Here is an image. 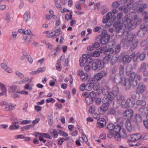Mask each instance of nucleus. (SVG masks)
<instances>
[{
  "label": "nucleus",
  "instance_id": "a878e982",
  "mask_svg": "<svg viewBox=\"0 0 148 148\" xmlns=\"http://www.w3.org/2000/svg\"><path fill=\"white\" fill-rule=\"evenodd\" d=\"M30 18V12L28 11H26L23 15V20L25 22H27L29 21Z\"/></svg>",
  "mask_w": 148,
  "mask_h": 148
},
{
  "label": "nucleus",
  "instance_id": "bf43d9fd",
  "mask_svg": "<svg viewBox=\"0 0 148 148\" xmlns=\"http://www.w3.org/2000/svg\"><path fill=\"white\" fill-rule=\"evenodd\" d=\"M138 56V54L135 55L134 53H133L132 54L131 56H132V58H133V61L134 62H136L137 60Z\"/></svg>",
  "mask_w": 148,
  "mask_h": 148
},
{
  "label": "nucleus",
  "instance_id": "cd10ccee",
  "mask_svg": "<svg viewBox=\"0 0 148 148\" xmlns=\"http://www.w3.org/2000/svg\"><path fill=\"white\" fill-rule=\"evenodd\" d=\"M93 31L95 32H97L100 33L103 31H105L103 30V26L101 25L99 26L95 27L93 28Z\"/></svg>",
  "mask_w": 148,
  "mask_h": 148
},
{
  "label": "nucleus",
  "instance_id": "3c124183",
  "mask_svg": "<svg viewBox=\"0 0 148 148\" xmlns=\"http://www.w3.org/2000/svg\"><path fill=\"white\" fill-rule=\"evenodd\" d=\"M41 135L43 137L49 139H51L52 138V137L49 134L47 133H41Z\"/></svg>",
  "mask_w": 148,
  "mask_h": 148
},
{
  "label": "nucleus",
  "instance_id": "0e129e2a",
  "mask_svg": "<svg viewBox=\"0 0 148 148\" xmlns=\"http://www.w3.org/2000/svg\"><path fill=\"white\" fill-rule=\"evenodd\" d=\"M15 74L18 77L20 78H22L24 77V75L19 71H16L15 72Z\"/></svg>",
  "mask_w": 148,
  "mask_h": 148
},
{
  "label": "nucleus",
  "instance_id": "9d476101",
  "mask_svg": "<svg viewBox=\"0 0 148 148\" xmlns=\"http://www.w3.org/2000/svg\"><path fill=\"white\" fill-rule=\"evenodd\" d=\"M119 73L121 79V81L120 82L123 85H125L127 86V88L130 86V84L128 82L127 83H125V82L126 80V79L125 78L123 75V68H121L119 70Z\"/></svg>",
  "mask_w": 148,
  "mask_h": 148
},
{
  "label": "nucleus",
  "instance_id": "1a4fd4ad",
  "mask_svg": "<svg viewBox=\"0 0 148 148\" xmlns=\"http://www.w3.org/2000/svg\"><path fill=\"white\" fill-rule=\"evenodd\" d=\"M112 127H114V129L112 130V135L114 136L116 140L117 141H120L121 136L120 133H119L118 131L116 130V129H115V127H114V125L112 124Z\"/></svg>",
  "mask_w": 148,
  "mask_h": 148
},
{
  "label": "nucleus",
  "instance_id": "58836bf2",
  "mask_svg": "<svg viewBox=\"0 0 148 148\" xmlns=\"http://www.w3.org/2000/svg\"><path fill=\"white\" fill-rule=\"evenodd\" d=\"M32 85H30L29 84H26L24 87L25 89L29 90H32Z\"/></svg>",
  "mask_w": 148,
  "mask_h": 148
},
{
  "label": "nucleus",
  "instance_id": "2f4dec72",
  "mask_svg": "<svg viewBox=\"0 0 148 148\" xmlns=\"http://www.w3.org/2000/svg\"><path fill=\"white\" fill-rule=\"evenodd\" d=\"M106 129L108 131L107 134L108 138H110V135H111V125L110 123L108 124L106 127Z\"/></svg>",
  "mask_w": 148,
  "mask_h": 148
},
{
  "label": "nucleus",
  "instance_id": "de8ad7c7",
  "mask_svg": "<svg viewBox=\"0 0 148 148\" xmlns=\"http://www.w3.org/2000/svg\"><path fill=\"white\" fill-rule=\"evenodd\" d=\"M14 138L16 140H17L19 139H24V136L23 134L16 135L14 136Z\"/></svg>",
  "mask_w": 148,
  "mask_h": 148
},
{
  "label": "nucleus",
  "instance_id": "5fc2aeb1",
  "mask_svg": "<svg viewBox=\"0 0 148 148\" xmlns=\"http://www.w3.org/2000/svg\"><path fill=\"white\" fill-rule=\"evenodd\" d=\"M106 23L105 27L106 28H109L111 26V21H106V23Z\"/></svg>",
  "mask_w": 148,
  "mask_h": 148
},
{
  "label": "nucleus",
  "instance_id": "412c9836",
  "mask_svg": "<svg viewBox=\"0 0 148 148\" xmlns=\"http://www.w3.org/2000/svg\"><path fill=\"white\" fill-rule=\"evenodd\" d=\"M59 60L61 62V63H62L64 66H67L68 64V58L67 57H66L64 56H62Z\"/></svg>",
  "mask_w": 148,
  "mask_h": 148
},
{
  "label": "nucleus",
  "instance_id": "603ef678",
  "mask_svg": "<svg viewBox=\"0 0 148 148\" xmlns=\"http://www.w3.org/2000/svg\"><path fill=\"white\" fill-rule=\"evenodd\" d=\"M72 13V12L71 11L70 13V15L68 14H66L65 16V18L66 20L68 21L69 20H71L72 18V15L71 14Z\"/></svg>",
  "mask_w": 148,
  "mask_h": 148
},
{
  "label": "nucleus",
  "instance_id": "c9c22d12",
  "mask_svg": "<svg viewBox=\"0 0 148 148\" xmlns=\"http://www.w3.org/2000/svg\"><path fill=\"white\" fill-rule=\"evenodd\" d=\"M132 56L130 57L128 55H126L123 59V61L125 63H129L131 61Z\"/></svg>",
  "mask_w": 148,
  "mask_h": 148
},
{
  "label": "nucleus",
  "instance_id": "864d4df0",
  "mask_svg": "<svg viewBox=\"0 0 148 148\" xmlns=\"http://www.w3.org/2000/svg\"><path fill=\"white\" fill-rule=\"evenodd\" d=\"M92 88V84L90 83H87L86 85V90L88 91L91 90Z\"/></svg>",
  "mask_w": 148,
  "mask_h": 148
},
{
  "label": "nucleus",
  "instance_id": "6e6552de",
  "mask_svg": "<svg viewBox=\"0 0 148 148\" xmlns=\"http://www.w3.org/2000/svg\"><path fill=\"white\" fill-rule=\"evenodd\" d=\"M102 92L105 95L104 98L106 100L105 101L107 102L110 101L111 99V92L110 89L106 88L102 90Z\"/></svg>",
  "mask_w": 148,
  "mask_h": 148
},
{
  "label": "nucleus",
  "instance_id": "6e6d98bb",
  "mask_svg": "<svg viewBox=\"0 0 148 148\" xmlns=\"http://www.w3.org/2000/svg\"><path fill=\"white\" fill-rule=\"evenodd\" d=\"M89 95L91 98L94 99L96 97V94L94 91H92L89 93Z\"/></svg>",
  "mask_w": 148,
  "mask_h": 148
},
{
  "label": "nucleus",
  "instance_id": "f03ea898",
  "mask_svg": "<svg viewBox=\"0 0 148 148\" xmlns=\"http://www.w3.org/2000/svg\"><path fill=\"white\" fill-rule=\"evenodd\" d=\"M141 21L140 19H138L136 16L133 19L132 17L130 14H126L125 16L123 23L126 27L131 30L134 28L136 25L140 24Z\"/></svg>",
  "mask_w": 148,
  "mask_h": 148
},
{
  "label": "nucleus",
  "instance_id": "4c0bfd02",
  "mask_svg": "<svg viewBox=\"0 0 148 148\" xmlns=\"http://www.w3.org/2000/svg\"><path fill=\"white\" fill-rule=\"evenodd\" d=\"M85 100L86 103L88 105H90L93 102V99L89 97L86 98Z\"/></svg>",
  "mask_w": 148,
  "mask_h": 148
},
{
  "label": "nucleus",
  "instance_id": "7ed1b4c3",
  "mask_svg": "<svg viewBox=\"0 0 148 148\" xmlns=\"http://www.w3.org/2000/svg\"><path fill=\"white\" fill-rule=\"evenodd\" d=\"M116 98L117 100V102L119 103H121L123 108L134 107L136 105L135 104V101L132 98H129L126 100H125L123 96L119 95L117 96Z\"/></svg>",
  "mask_w": 148,
  "mask_h": 148
},
{
  "label": "nucleus",
  "instance_id": "393cba45",
  "mask_svg": "<svg viewBox=\"0 0 148 148\" xmlns=\"http://www.w3.org/2000/svg\"><path fill=\"white\" fill-rule=\"evenodd\" d=\"M145 89V87L142 83L139 84L137 88V91L140 93H143Z\"/></svg>",
  "mask_w": 148,
  "mask_h": 148
},
{
  "label": "nucleus",
  "instance_id": "b1692460",
  "mask_svg": "<svg viewBox=\"0 0 148 148\" xmlns=\"http://www.w3.org/2000/svg\"><path fill=\"white\" fill-rule=\"evenodd\" d=\"M83 58L85 59V61L87 64H89L92 61V59L90 55L87 54L83 55Z\"/></svg>",
  "mask_w": 148,
  "mask_h": 148
},
{
  "label": "nucleus",
  "instance_id": "473e14b6",
  "mask_svg": "<svg viewBox=\"0 0 148 148\" xmlns=\"http://www.w3.org/2000/svg\"><path fill=\"white\" fill-rule=\"evenodd\" d=\"M79 62L80 65L81 66H83L87 64L85 59L83 58V55H82V57L80 59Z\"/></svg>",
  "mask_w": 148,
  "mask_h": 148
},
{
  "label": "nucleus",
  "instance_id": "774afa93",
  "mask_svg": "<svg viewBox=\"0 0 148 148\" xmlns=\"http://www.w3.org/2000/svg\"><path fill=\"white\" fill-rule=\"evenodd\" d=\"M46 70V68L44 67H42L39 68L37 71L38 73H42L44 72Z\"/></svg>",
  "mask_w": 148,
  "mask_h": 148
},
{
  "label": "nucleus",
  "instance_id": "a18cd8bd",
  "mask_svg": "<svg viewBox=\"0 0 148 148\" xmlns=\"http://www.w3.org/2000/svg\"><path fill=\"white\" fill-rule=\"evenodd\" d=\"M88 77V75L87 73H85L83 75H82L80 78L83 82H84L87 80Z\"/></svg>",
  "mask_w": 148,
  "mask_h": 148
},
{
  "label": "nucleus",
  "instance_id": "f704fd0d",
  "mask_svg": "<svg viewBox=\"0 0 148 148\" xmlns=\"http://www.w3.org/2000/svg\"><path fill=\"white\" fill-rule=\"evenodd\" d=\"M119 90L116 86H114L113 88L112 92V95L113 94L114 96H116L118 93Z\"/></svg>",
  "mask_w": 148,
  "mask_h": 148
},
{
  "label": "nucleus",
  "instance_id": "a19ab883",
  "mask_svg": "<svg viewBox=\"0 0 148 148\" xmlns=\"http://www.w3.org/2000/svg\"><path fill=\"white\" fill-rule=\"evenodd\" d=\"M96 107L94 105H92L90 106L88 110V112L90 114H92L95 111Z\"/></svg>",
  "mask_w": 148,
  "mask_h": 148
},
{
  "label": "nucleus",
  "instance_id": "423d86ee",
  "mask_svg": "<svg viewBox=\"0 0 148 148\" xmlns=\"http://www.w3.org/2000/svg\"><path fill=\"white\" fill-rule=\"evenodd\" d=\"M104 67L103 62L101 60H97L94 61L92 64V68L94 70H101L103 69Z\"/></svg>",
  "mask_w": 148,
  "mask_h": 148
},
{
  "label": "nucleus",
  "instance_id": "aec40b11",
  "mask_svg": "<svg viewBox=\"0 0 148 148\" xmlns=\"http://www.w3.org/2000/svg\"><path fill=\"white\" fill-rule=\"evenodd\" d=\"M126 73L127 75H129L130 80H131L134 79L136 76L135 73L130 71L128 67H127L126 69Z\"/></svg>",
  "mask_w": 148,
  "mask_h": 148
},
{
  "label": "nucleus",
  "instance_id": "49530a36",
  "mask_svg": "<svg viewBox=\"0 0 148 148\" xmlns=\"http://www.w3.org/2000/svg\"><path fill=\"white\" fill-rule=\"evenodd\" d=\"M140 140H144L148 138V134H140Z\"/></svg>",
  "mask_w": 148,
  "mask_h": 148
},
{
  "label": "nucleus",
  "instance_id": "dca6fc26",
  "mask_svg": "<svg viewBox=\"0 0 148 148\" xmlns=\"http://www.w3.org/2000/svg\"><path fill=\"white\" fill-rule=\"evenodd\" d=\"M110 106V104L108 102L104 103L98 109V111L100 114H103V112H106Z\"/></svg>",
  "mask_w": 148,
  "mask_h": 148
},
{
  "label": "nucleus",
  "instance_id": "c756f323",
  "mask_svg": "<svg viewBox=\"0 0 148 148\" xmlns=\"http://www.w3.org/2000/svg\"><path fill=\"white\" fill-rule=\"evenodd\" d=\"M126 127L129 131L131 130L132 128V124L130 121L129 120H127L125 123Z\"/></svg>",
  "mask_w": 148,
  "mask_h": 148
},
{
  "label": "nucleus",
  "instance_id": "5701e85b",
  "mask_svg": "<svg viewBox=\"0 0 148 148\" xmlns=\"http://www.w3.org/2000/svg\"><path fill=\"white\" fill-rule=\"evenodd\" d=\"M128 82L130 84V86L129 87L127 88V86H126L124 85L126 87V88L127 89L129 88L131 85H132L133 86H136L138 84L136 80H134V79H133V80H127L126 79V80L125 81V83H127Z\"/></svg>",
  "mask_w": 148,
  "mask_h": 148
},
{
  "label": "nucleus",
  "instance_id": "f8f14e48",
  "mask_svg": "<svg viewBox=\"0 0 148 148\" xmlns=\"http://www.w3.org/2000/svg\"><path fill=\"white\" fill-rule=\"evenodd\" d=\"M148 30V27L147 25L142 24L140 27V29L138 32V35L140 37L143 36Z\"/></svg>",
  "mask_w": 148,
  "mask_h": 148
},
{
  "label": "nucleus",
  "instance_id": "8fccbe9b",
  "mask_svg": "<svg viewBox=\"0 0 148 148\" xmlns=\"http://www.w3.org/2000/svg\"><path fill=\"white\" fill-rule=\"evenodd\" d=\"M93 88L95 90H97L99 88V84L97 82H95L93 84Z\"/></svg>",
  "mask_w": 148,
  "mask_h": 148
},
{
  "label": "nucleus",
  "instance_id": "ea45409f",
  "mask_svg": "<svg viewBox=\"0 0 148 148\" xmlns=\"http://www.w3.org/2000/svg\"><path fill=\"white\" fill-rule=\"evenodd\" d=\"M106 124V122L101 123L100 122H97V126L98 128H100L103 127Z\"/></svg>",
  "mask_w": 148,
  "mask_h": 148
},
{
  "label": "nucleus",
  "instance_id": "20e7f679",
  "mask_svg": "<svg viewBox=\"0 0 148 148\" xmlns=\"http://www.w3.org/2000/svg\"><path fill=\"white\" fill-rule=\"evenodd\" d=\"M140 133H138L131 135L127 141V143L129 147L133 146L135 145H139L141 144L140 143L136 144L135 145L133 144L135 143L138 140H140Z\"/></svg>",
  "mask_w": 148,
  "mask_h": 148
},
{
  "label": "nucleus",
  "instance_id": "9b49d317",
  "mask_svg": "<svg viewBox=\"0 0 148 148\" xmlns=\"http://www.w3.org/2000/svg\"><path fill=\"white\" fill-rule=\"evenodd\" d=\"M115 127V129L116 130L119 132V133L122 138H126L127 137V134L126 133L125 130L123 128V126H120L118 125Z\"/></svg>",
  "mask_w": 148,
  "mask_h": 148
},
{
  "label": "nucleus",
  "instance_id": "39448f33",
  "mask_svg": "<svg viewBox=\"0 0 148 148\" xmlns=\"http://www.w3.org/2000/svg\"><path fill=\"white\" fill-rule=\"evenodd\" d=\"M100 36L99 42L102 45L106 44L110 40V36L106 31H103Z\"/></svg>",
  "mask_w": 148,
  "mask_h": 148
},
{
  "label": "nucleus",
  "instance_id": "2eb2a0df",
  "mask_svg": "<svg viewBox=\"0 0 148 148\" xmlns=\"http://www.w3.org/2000/svg\"><path fill=\"white\" fill-rule=\"evenodd\" d=\"M133 114V111L131 110H129L123 112V116L125 118L129 119L132 117Z\"/></svg>",
  "mask_w": 148,
  "mask_h": 148
},
{
  "label": "nucleus",
  "instance_id": "6ab92c4d",
  "mask_svg": "<svg viewBox=\"0 0 148 148\" xmlns=\"http://www.w3.org/2000/svg\"><path fill=\"white\" fill-rule=\"evenodd\" d=\"M19 121H15L12 123V124L9 127L10 130H14L18 129L20 127L19 125Z\"/></svg>",
  "mask_w": 148,
  "mask_h": 148
},
{
  "label": "nucleus",
  "instance_id": "4d7b16f0",
  "mask_svg": "<svg viewBox=\"0 0 148 148\" xmlns=\"http://www.w3.org/2000/svg\"><path fill=\"white\" fill-rule=\"evenodd\" d=\"M61 30L60 29L58 28L55 30V34H54V36L56 37L58 36V35L61 34Z\"/></svg>",
  "mask_w": 148,
  "mask_h": 148
},
{
  "label": "nucleus",
  "instance_id": "4be33fe9",
  "mask_svg": "<svg viewBox=\"0 0 148 148\" xmlns=\"http://www.w3.org/2000/svg\"><path fill=\"white\" fill-rule=\"evenodd\" d=\"M138 71L140 72H142L143 73L144 75L146 76L147 75L148 73L146 71V64L144 63L142 64L140 68L139 69Z\"/></svg>",
  "mask_w": 148,
  "mask_h": 148
},
{
  "label": "nucleus",
  "instance_id": "f3484780",
  "mask_svg": "<svg viewBox=\"0 0 148 148\" xmlns=\"http://www.w3.org/2000/svg\"><path fill=\"white\" fill-rule=\"evenodd\" d=\"M103 51V49L102 48H100L95 50L94 51L90 53L91 56L97 57L99 56L101 53Z\"/></svg>",
  "mask_w": 148,
  "mask_h": 148
},
{
  "label": "nucleus",
  "instance_id": "338daca9",
  "mask_svg": "<svg viewBox=\"0 0 148 148\" xmlns=\"http://www.w3.org/2000/svg\"><path fill=\"white\" fill-rule=\"evenodd\" d=\"M101 99L99 98H97L95 99V103L96 104L99 105L101 104Z\"/></svg>",
  "mask_w": 148,
  "mask_h": 148
},
{
  "label": "nucleus",
  "instance_id": "c85d7f7f",
  "mask_svg": "<svg viewBox=\"0 0 148 148\" xmlns=\"http://www.w3.org/2000/svg\"><path fill=\"white\" fill-rule=\"evenodd\" d=\"M22 53L23 56L20 58V60H24L25 58H27L29 56V53L24 50H22Z\"/></svg>",
  "mask_w": 148,
  "mask_h": 148
},
{
  "label": "nucleus",
  "instance_id": "e433bc0d",
  "mask_svg": "<svg viewBox=\"0 0 148 148\" xmlns=\"http://www.w3.org/2000/svg\"><path fill=\"white\" fill-rule=\"evenodd\" d=\"M135 118L136 122L137 124L140 123L142 121V117L141 116L138 114L136 115Z\"/></svg>",
  "mask_w": 148,
  "mask_h": 148
},
{
  "label": "nucleus",
  "instance_id": "13d9d810",
  "mask_svg": "<svg viewBox=\"0 0 148 148\" xmlns=\"http://www.w3.org/2000/svg\"><path fill=\"white\" fill-rule=\"evenodd\" d=\"M52 136L54 138H56L58 136V132L56 130L54 129H53V130Z\"/></svg>",
  "mask_w": 148,
  "mask_h": 148
},
{
  "label": "nucleus",
  "instance_id": "e2e57ef3",
  "mask_svg": "<svg viewBox=\"0 0 148 148\" xmlns=\"http://www.w3.org/2000/svg\"><path fill=\"white\" fill-rule=\"evenodd\" d=\"M81 4V3H80L78 2L76 3L75 4V7L76 8L79 10H81V8L80 6V5Z\"/></svg>",
  "mask_w": 148,
  "mask_h": 148
},
{
  "label": "nucleus",
  "instance_id": "37998d69",
  "mask_svg": "<svg viewBox=\"0 0 148 148\" xmlns=\"http://www.w3.org/2000/svg\"><path fill=\"white\" fill-rule=\"evenodd\" d=\"M58 134L63 137H67L68 136V134L67 133L61 130H58Z\"/></svg>",
  "mask_w": 148,
  "mask_h": 148
},
{
  "label": "nucleus",
  "instance_id": "680f3d73",
  "mask_svg": "<svg viewBox=\"0 0 148 148\" xmlns=\"http://www.w3.org/2000/svg\"><path fill=\"white\" fill-rule=\"evenodd\" d=\"M86 88V86L85 84H82L79 87V90L82 91H83Z\"/></svg>",
  "mask_w": 148,
  "mask_h": 148
},
{
  "label": "nucleus",
  "instance_id": "ddd939ff",
  "mask_svg": "<svg viewBox=\"0 0 148 148\" xmlns=\"http://www.w3.org/2000/svg\"><path fill=\"white\" fill-rule=\"evenodd\" d=\"M111 48H109L104 51L105 57L103 58V60L105 63H108L110 60L111 57Z\"/></svg>",
  "mask_w": 148,
  "mask_h": 148
},
{
  "label": "nucleus",
  "instance_id": "c03bdc74",
  "mask_svg": "<svg viewBox=\"0 0 148 148\" xmlns=\"http://www.w3.org/2000/svg\"><path fill=\"white\" fill-rule=\"evenodd\" d=\"M69 138L68 137H66V138H61L58 141V144L60 145H61L65 141L68 140Z\"/></svg>",
  "mask_w": 148,
  "mask_h": 148
},
{
  "label": "nucleus",
  "instance_id": "09e8293b",
  "mask_svg": "<svg viewBox=\"0 0 148 148\" xmlns=\"http://www.w3.org/2000/svg\"><path fill=\"white\" fill-rule=\"evenodd\" d=\"M8 102L6 101L5 100L1 101L0 102V106L1 107H4L7 106L8 104Z\"/></svg>",
  "mask_w": 148,
  "mask_h": 148
},
{
  "label": "nucleus",
  "instance_id": "bb28decb",
  "mask_svg": "<svg viewBox=\"0 0 148 148\" xmlns=\"http://www.w3.org/2000/svg\"><path fill=\"white\" fill-rule=\"evenodd\" d=\"M111 21V12L108 13L106 16H103L102 19L103 23H106V21Z\"/></svg>",
  "mask_w": 148,
  "mask_h": 148
},
{
  "label": "nucleus",
  "instance_id": "f257e3e1",
  "mask_svg": "<svg viewBox=\"0 0 148 148\" xmlns=\"http://www.w3.org/2000/svg\"><path fill=\"white\" fill-rule=\"evenodd\" d=\"M130 2L131 3H128L127 7L123 6L120 7L119 10L126 13L128 11L135 12L138 11L141 12L144 8H146V5L145 4H141L140 3H136L132 5V2Z\"/></svg>",
  "mask_w": 148,
  "mask_h": 148
},
{
  "label": "nucleus",
  "instance_id": "0eeeda50",
  "mask_svg": "<svg viewBox=\"0 0 148 148\" xmlns=\"http://www.w3.org/2000/svg\"><path fill=\"white\" fill-rule=\"evenodd\" d=\"M9 92L13 98L19 97V92L17 90V86L14 85H12L9 87Z\"/></svg>",
  "mask_w": 148,
  "mask_h": 148
},
{
  "label": "nucleus",
  "instance_id": "4468645a",
  "mask_svg": "<svg viewBox=\"0 0 148 148\" xmlns=\"http://www.w3.org/2000/svg\"><path fill=\"white\" fill-rule=\"evenodd\" d=\"M107 73L106 72L102 71L100 73L95 74L94 77V79L98 81L100 80L103 77H105Z\"/></svg>",
  "mask_w": 148,
  "mask_h": 148
},
{
  "label": "nucleus",
  "instance_id": "72a5a7b5",
  "mask_svg": "<svg viewBox=\"0 0 148 148\" xmlns=\"http://www.w3.org/2000/svg\"><path fill=\"white\" fill-rule=\"evenodd\" d=\"M0 88L3 93L5 94L6 92L7 89L5 85L1 82H0Z\"/></svg>",
  "mask_w": 148,
  "mask_h": 148
},
{
  "label": "nucleus",
  "instance_id": "69168bd1",
  "mask_svg": "<svg viewBox=\"0 0 148 148\" xmlns=\"http://www.w3.org/2000/svg\"><path fill=\"white\" fill-rule=\"evenodd\" d=\"M17 35V33L16 32H13L12 33L11 36L13 39H16Z\"/></svg>",
  "mask_w": 148,
  "mask_h": 148
},
{
  "label": "nucleus",
  "instance_id": "7c9ffc66",
  "mask_svg": "<svg viewBox=\"0 0 148 148\" xmlns=\"http://www.w3.org/2000/svg\"><path fill=\"white\" fill-rule=\"evenodd\" d=\"M146 104V102L144 101L138 100L136 102V104H135V106H134V108H137V105L143 106L145 105Z\"/></svg>",
  "mask_w": 148,
  "mask_h": 148
},
{
  "label": "nucleus",
  "instance_id": "052dcab7",
  "mask_svg": "<svg viewBox=\"0 0 148 148\" xmlns=\"http://www.w3.org/2000/svg\"><path fill=\"white\" fill-rule=\"evenodd\" d=\"M92 116L93 118L97 120L99 119L100 117V116L99 115L95 112L93 113V114H92Z\"/></svg>",
  "mask_w": 148,
  "mask_h": 148
},
{
  "label": "nucleus",
  "instance_id": "a211bd4d",
  "mask_svg": "<svg viewBox=\"0 0 148 148\" xmlns=\"http://www.w3.org/2000/svg\"><path fill=\"white\" fill-rule=\"evenodd\" d=\"M16 106V105L8 103L7 106H5L3 109L5 111L9 112L12 110Z\"/></svg>",
  "mask_w": 148,
  "mask_h": 148
},
{
  "label": "nucleus",
  "instance_id": "79ce46f5",
  "mask_svg": "<svg viewBox=\"0 0 148 148\" xmlns=\"http://www.w3.org/2000/svg\"><path fill=\"white\" fill-rule=\"evenodd\" d=\"M29 79V77H26L23 79L21 82H18V84H25L28 81Z\"/></svg>",
  "mask_w": 148,
  "mask_h": 148
}]
</instances>
